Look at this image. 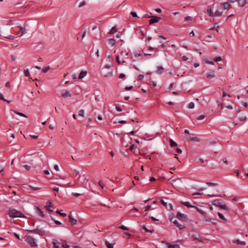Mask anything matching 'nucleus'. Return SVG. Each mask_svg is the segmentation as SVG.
<instances>
[{
  "label": "nucleus",
  "instance_id": "obj_1",
  "mask_svg": "<svg viewBox=\"0 0 248 248\" xmlns=\"http://www.w3.org/2000/svg\"><path fill=\"white\" fill-rule=\"evenodd\" d=\"M8 214L12 218L16 217H26L20 211H18L15 209H10L8 210Z\"/></svg>",
  "mask_w": 248,
  "mask_h": 248
},
{
  "label": "nucleus",
  "instance_id": "obj_2",
  "mask_svg": "<svg viewBox=\"0 0 248 248\" xmlns=\"http://www.w3.org/2000/svg\"><path fill=\"white\" fill-rule=\"evenodd\" d=\"M25 240L32 247H36L37 246L35 239L32 236L26 235L25 236Z\"/></svg>",
  "mask_w": 248,
  "mask_h": 248
},
{
  "label": "nucleus",
  "instance_id": "obj_3",
  "mask_svg": "<svg viewBox=\"0 0 248 248\" xmlns=\"http://www.w3.org/2000/svg\"><path fill=\"white\" fill-rule=\"evenodd\" d=\"M27 231L31 233L39 234L40 236H43L45 234V232L42 229L37 228L36 229L33 230H27Z\"/></svg>",
  "mask_w": 248,
  "mask_h": 248
},
{
  "label": "nucleus",
  "instance_id": "obj_4",
  "mask_svg": "<svg viewBox=\"0 0 248 248\" xmlns=\"http://www.w3.org/2000/svg\"><path fill=\"white\" fill-rule=\"evenodd\" d=\"M176 217L183 221H186L187 220V216L185 214H181L180 212H178L177 213Z\"/></svg>",
  "mask_w": 248,
  "mask_h": 248
},
{
  "label": "nucleus",
  "instance_id": "obj_5",
  "mask_svg": "<svg viewBox=\"0 0 248 248\" xmlns=\"http://www.w3.org/2000/svg\"><path fill=\"white\" fill-rule=\"evenodd\" d=\"M61 95L64 98L70 97L72 96L71 93L69 92L66 91L65 90H63L61 91Z\"/></svg>",
  "mask_w": 248,
  "mask_h": 248
},
{
  "label": "nucleus",
  "instance_id": "obj_6",
  "mask_svg": "<svg viewBox=\"0 0 248 248\" xmlns=\"http://www.w3.org/2000/svg\"><path fill=\"white\" fill-rule=\"evenodd\" d=\"M160 17H157V16H152L151 19H150L149 20V24H154L155 23H157L158 22L159 19H160Z\"/></svg>",
  "mask_w": 248,
  "mask_h": 248
},
{
  "label": "nucleus",
  "instance_id": "obj_7",
  "mask_svg": "<svg viewBox=\"0 0 248 248\" xmlns=\"http://www.w3.org/2000/svg\"><path fill=\"white\" fill-rule=\"evenodd\" d=\"M208 78L211 79L215 77V71L210 70L206 74Z\"/></svg>",
  "mask_w": 248,
  "mask_h": 248
},
{
  "label": "nucleus",
  "instance_id": "obj_8",
  "mask_svg": "<svg viewBox=\"0 0 248 248\" xmlns=\"http://www.w3.org/2000/svg\"><path fill=\"white\" fill-rule=\"evenodd\" d=\"M35 210L36 213L39 215L40 217H45V214L41 210V209L37 206H35Z\"/></svg>",
  "mask_w": 248,
  "mask_h": 248
},
{
  "label": "nucleus",
  "instance_id": "obj_9",
  "mask_svg": "<svg viewBox=\"0 0 248 248\" xmlns=\"http://www.w3.org/2000/svg\"><path fill=\"white\" fill-rule=\"evenodd\" d=\"M192 237L194 240H198L200 242H202V240L200 239V236L198 233L196 232L193 233L192 234Z\"/></svg>",
  "mask_w": 248,
  "mask_h": 248
},
{
  "label": "nucleus",
  "instance_id": "obj_10",
  "mask_svg": "<svg viewBox=\"0 0 248 248\" xmlns=\"http://www.w3.org/2000/svg\"><path fill=\"white\" fill-rule=\"evenodd\" d=\"M53 206L52 203L49 201H48L46 202V209L49 212H52V210L51 209V208Z\"/></svg>",
  "mask_w": 248,
  "mask_h": 248
},
{
  "label": "nucleus",
  "instance_id": "obj_11",
  "mask_svg": "<svg viewBox=\"0 0 248 248\" xmlns=\"http://www.w3.org/2000/svg\"><path fill=\"white\" fill-rule=\"evenodd\" d=\"M69 221L71 224L72 225H74L77 224V220L74 218L72 216H69Z\"/></svg>",
  "mask_w": 248,
  "mask_h": 248
},
{
  "label": "nucleus",
  "instance_id": "obj_12",
  "mask_svg": "<svg viewBox=\"0 0 248 248\" xmlns=\"http://www.w3.org/2000/svg\"><path fill=\"white\" fill-rule=\"evenodd\" d=\"M222 8L218 9L214 13V16H220L222 15Z\"/></svg>",
  "mask_w": 248,
  "mask_h": 248
},
{
  "label": "nucleus",
  "instance_id": "obj_13",
  "mask_svg": "<svg viewBox=\"0 0 248 248\" xmlns=\"http://www.w3.org/2000/svg\"><path fill=\"white\" fill-rule=\"evenodd\" d=\"M223 6V8L224 9L229 10L231 8V5L228 2H226L221 4Z\"/></svg>",
  "mask_w": 248,
  "mask_h": 248
},
{
  "label": "nucleus",
  "instance_id": "obj_14",
  "mask_svg": "<svg viewBox=\"0 0 248 248\" xmlns=\"http://www.w3.org/2000/svg\"><path fill=\"white\" fill-rule=\"evenodd\" d=\"M87 73V72L86 71H84V70L81 71L78 75V78L79 79L83 78L84 77H85L86 76Z\"/></svg>",
  "mask_w": 248,
  "mask_h": 248
},
{
  "label": "nucleus",
  "instance_id": "obj_15",
  "mask_svg": "<svg viewBox=\"0 0 248 248\" xmlns=\"http://www.w3.org/2000/svg\"><path fill=\"white\" fill-rule=\"evenodd\" d=\"M172 222L175 226L178 227L180 230H182L183 228H184V226L179 224V222L176 219L173 221Z\"/></svg>",
  "mask_w": 248,
  "mask_h": 248
},
{
  "label": "nucleus",
  "instance_id": "obj_16",
  "mask_svg": "<svg viewBox=\"0 0 248 248\" xmlns=\"http://www.w3.org/2000/svg\"><path fill=\"white\" fill-rule=\"evenodd\" d=\"M164 71V68L161 66H158L157 67V70L156 71V73L158 74H161L162 73H163Z\"/></svg>",
  "mask_w": 248,
  "mask_h": 248
},
{
  "label": "nucleus",
  "instance_id": "obj_17",
  "mask_svg": "<svg viewBox=\"0 0 248 248\" xmlns=\"http://www.w3.org/2000/svg\"><path fill=\"white\" fill-rule=\"evenodd\" d=\"M181 203L188 208L196 207V206L191 205L188 202H181Z\"/></svg>",
  "mask_w": 248,
  "mask_h": 248
},
{
  "label": "nucleus",
  "instance_id": "obj_18",
  "mask_svg": "<svg viewBox=\"0 0 248 248\" xmlns=\"http://www.w3.org/2000/svg\"><path fill=\"white\" fill-rule=\"evenodd\" d=\"M53 247L55 248H60V243L57 241H53L52 242Z\"/></svg>",
  "mask_w": 248,
  "mask_h": 248
},
{
  "label": "nucleus",
  "instance_id": "obj_19",
  "mask_svg": "<svg viewBox=\"0 0 248 248\" xmlns=\"http://www.w3.org/2000/svg\"><path fill=\"white\" fill-rule=\"evenodd\" d=\"M212 204L214 205L217 206L219 207V205H220L221 203L219 202V200L216 199L214 200L212 202Z\"/></svg>",
  "mask_w": 248,
  "mask_h": 248
},
{
  "label": "nucleus",
  "instance_id": "obj_20",
  "mask_svg": "<svg viewBox=\"0 0 248 248\" xmlns=\"http://www.w3.org/2000/svg\"><path fill=\"white\" fill-rule=\"evenodd\" d=\"M233 243L236 244H240L242 245H245L246 242L244 241H240L239 240H235L233 241Z\"/></svg>",
  "mask_w": 248,
  "mask_h": 248
},
{
  "label": "nucleus",
  "instance_id": "obj_21",
  "mask_svg": "<svg viewBox=\"0 0 248 248\" xmlns=\"http://www.w3.org/2000/svg\"><path fill=\"white\" fill-rule=\"evenodd\" d=\"M219 207L222 209L225 210L226 211H229L230 209L225 204H222L221 203L220 205H219Z\"/></svg>",
  "mask_w": 248,
  "mask_h": 248
},
{
  "label": "nucleus",
  "instance_id": "obj_22",
  "mask_svg": "<svg viewBox=\"0 0 248 248\" xmlns=\"http://www.w3.org/2000/svg\"><path fill=\"white\" fill-rule=\"evenodd\" d=\"M237 2H238L239 5L241 7L244 6L246 3V0H238Z\"/></svg>",
  "mask_w": 248,
  "mask_h": 248
},
{
  "label": "nucleus",
  "instance_id": "obj_23",
  "mask_svg": "<svg viewBox=\"0 0 248 248\" xmlns=\"http://www.w3.org/2000/svg\"><path fill=\"white\" fill-rule=\"evenodd\" d=\"M17 28H18L20 30V31H21V34L20 36L23 35L25 33H26V30L25 28L21 27V26H18Z\"/></svg>",
  "mask_w": 248,
  "mask_h": 248
},
{
  "label": "nucleus",
  "instance_id": "obj_24",
  "mask_svg": "<svg viewBox=\"0 0 248 248\" xmlns=\"http://www.w3.org/2000/svg\"><path fill=\"white\" fill-rule=\"evenodd\" d=\"M24 74L26 77H29L30 79H32L31 77H30L29 70L27 69H24Z\"/></svg>",
  "mask_w": 248,
  "mask_h": 248
},
{
  "label": "nucleus",
  "instance_id": "obj_25",
  "mask_svg": "<svg viewBox=\"0 0 248 248\" xmlns=\"http://www.w3.org/2000/svg\"><path fill=\"white\" fill-rule=\"evenodd\" d=\"M207 13H208L209 16H214V13H213L211 8L209 7H208L207 8Z\"/></svg>",
  "mask_w": 248,
  "mask_h": 248
},
{
  "label": "nucleus",
  "instance_id": "obj_26",
  "mask_svg": "<svg viewBox=\"0 0 248 248\" xmlns=\"http://www.w3.org/2000/svg\"><path fill=\"white\" fill-rule=\"evenodd\" d=\"M105 244L108 248H113L114 243H109L108 241H106Z\"/></svg>",
  "mask_w": 248,
  "mask_h": 248
},
{
  "label": "nucleus",
  "instance_id": "obj_27",
  "mask_svg": "<svg viewBox=\"0 0 248 248\" xmlns=\"http://www.w3.org/2000/svg\"><path fill=\"white\" fill-rule=\"evenodd\" d=\"M117 31V28L116 26L113 27L111 30H110L109 32H108L109 34H113L114 33Z\"/></svg>",
  "mask_w": 248,
  "mask_h": 248
},
{
  "label": "nucleus",
  "instance_id": "obj_28",
  "mask_svg": "<svg viewBox=\"0 0 248 248\" xmlns=\"http://www.w3.org/2000/svg\"><path fill=\"white\" fill-rule=\"evenodd\" d=\"M189 140L197 142H200V139L197 137H191L189 138Z\"/></svg>",
  "mask_w": 248,
  "mask_h": 248
},
{
  "label": "nucleus",
  "instance_id": "obj_29",
  "mask_svg": "<svg viewBox=\"0 0 248 248\" xmlns=\"http://www.w3.org/2000/svg\"><path fill=\"white\" fill-rule=\"evenodd\" d=\"M142 229L147 232H150V233H152L154 231V229H152V230H149L148 229H147L145 226H142Z\"/></svg>",
  "mask_w": 248,
  "mask_h": 248
},
{
  "label": "nucleus",
  "instance_id": "obj_30",
  "mask_svg": "<svg viewBox=\"0 0 248 248\" xmlns=\"http://www.w3.org/2000/svg\"><path fill=\"white\" fill-rule=\"evenodd\" d=\"M12 110L17 115H19L22 117H26V118L27 117V116L23 113L19 112H18L17 111L14 110Z\"/></svg>",
  "mask_w": 248,
  "mask_h": 248
},
{
  "label": "nucleus",
  "instance_id": "obj_31",
  "mask_svg": "<svg viewBox=\"0 0 248 248\" xmlns=\"http://www.w3.org/2000/svg\"><path fill=\"white\" fill-rule=\"evenodd\" d=\"M170 143L171 147H175L177 145V144L172 139L170 140Z\"/></svg>",
  "mask_w": 248,
  "mask_h": 248
},
{
  "label": "nucleus",
  "instance_id": "obj_32",
  "mask_svg": "<svg viewBox=\"0 0 248 248\" xmlns=\"http://www.w3.org/2000/svg\"><path fill=\"white\" fill-rule=\"evenodd\" d=\"M108 44L111 45L112 46H113L115 44V40L113 38L108 39Z\"/></svg>",
  "mask_w": 248,
  "mask_h": 248
},
{
  "label": "nucleus",
  "instance_id": "obj_33",
  "mask_svg": "<svg viewBox=\"0 0 248 248\" xmlns=\"http://www.w3.org/2000/svg\"><path fill=\"white\" fill-rule=\"evenodd\" d=\"M206 184L210 186H215L218 185L217 183H211V182H207Z\"/></svg>",
  "mask_w": 248,
  "mask_h": 248
},
{
  "label": "nucleus",
  "instance_id": "obj_34",
  "mask_svg": "<svg viewBox=\"0 0 248 248\" xmlns=\"http://www.w3.org/2000/svg\"><path fill=\"white\" fill-rule=\"evenodd\" d=\"M218 215L220 219L225 221H227V219L224 217V216L222 214L218 213Z\"/></svg>",
  "mask_w": 248,
  "mask_h": 248
},
{
  "label": "nucleus",
  "instance_id": "obj_35",
  "mask_svg": "<svg viewBox=\"0 0 248 248\" xmlns=\"http://www.w3.org/2000/svg\"><path fill=\"white\" fill-rule=\"evenodd\" d=\"M56 213L60 214V215L62 217H65L67 216L66 213H61L58 210L56 211Z\"/></svg>",
  "mask_w": 248,
  "mask_h": 248
},
{
  "label": "nucleus",
  "instance_id": "obj_36",
  "mask_svg": "<svg viewBox=\"0 0 248 248\" xmlns=\"http://www.w3.org/2000/svg\"><path fill=\"white\" fill-rule=\"evenodd\" d=\"M0 99L2 100L3 101H6L8 103L11 102V101H8V100L5 99L3 95H2V94L1 93H0Z\"/></svg>",
  "mask_w": 248,
  "mask_h": 248
},
{
  "label": "nucleus",
  "instance_id": "obj_37",
  "mask_svg": "<svg viewBox=\"0 0 248 248\" xmlns=\"http://www.w3.org/2000/svg\"><path fill=\"white\" fill-rule=\"evenodd\" d=\"M29 187L30 188H31V189L32 190H39L40 189V187H34V186H33L31 185H29Z\"/></svg>",
  "mask_w": 248,
  "mask_h": 248
},
{
  "label": "nucleus",
  "instance_id": "obj_38",
  "mask_svg": "<svg viewBox=\"0 0 248 248\" xmlns=\"http://www.w3.org/2000/svg\"><path fill=\"white\" fill-rule=\"evenodd\" d=\"M51 218L52 220H53L54 221V223L56 224H57L58 225H61L62 224V223L60 221L54 220V219L53 218V217L52 216H51Z\"/></svg>",
  "mask_w": 248,
  "mask_h": 248
},
{
  "label": "nucleus",
  "instance_id": "obj_39",
  "mask_svg": "<svg viewBox=\"0 0 248 248\" xmlns=\"http://www.w3.org/2000/svg\"><path fill=\"white\" fill-rule=\"evenodd\" d=\"M137 148V145H136L135 144H132L129 147V150L132 151L133 150L136 149Z\"/></svg>",
  "mask_w": 248,
  "mask_h": 248
},
{
  "label": "nucleus",
  "instance_id": "obj_40",
  "mask_svg": "<svg viewBox=\"0 0 248 248\" xmlns=\"http://www.w3.org/2000/svg\"><path fill=\"white\" fill-rule=\"evenodd\" d=\"M84 110L83 109H80V110H79V111H78V115L79 116L84 117Z\"/></svg>",
  "mask_w": 248,
  "mask_h": 248
},
{
  "label": "nucleus",
  "instance_id": "obj_41",
  "mask_svg": "<svg viewBox=\"0 0 248 248\" xmlns=\"http://www.w3.org/2000/svg\"><path fill=\"white\" fill-rule=\"evenodd\" d=\"M50 69V67L49 66H47V67H44L43 69H42V72L43 73H46L48 71V70Z\"/></svg>",
  "mask_w": 248,
  "mask_h": 248
},
{
  "label": "nucleus",
  "instance_id": "obj_42",
  "mask_svg": "<svg viewBox=\"0 0 248 248\" xmlns=\"http://www.w3.org/2000/svg\"><path fill=\"white\" fill-rule=\"evenodd\" d=\"M159 202L161 204H162L165 207H166L167 206V203L165 202L163 200H160Z\"/></svg>",
  "mask_w": 248,
  "mask_h": 248
},
{
  "label": "nucleus",
  "instance_id": "obj_43",
  "mask_svg": "<svg viewBox=\"0 0 248 248\" xmlns=\"http://www.w3.org/2000/svg\"><path fill=\"white\" fill-rule=\"evenodd\" d=\"M119 228L123 230H129V229L124 225H121V226L119 227Z\"/></svg>",
  "mask_w": 248,
  "mask_h": 248
},
{
  "label": "nucleus",
  "instance_id": "obj_44",
  "mask_svg": "<svg viewBox=\"0 0 248 248\" xmlns=\"http://www.w3.org/2000/svg\"><path fill=\"white\" fill-rule=\"evenodd\" d=\"M194 106H195L194 103L193 102H190L189 104L188 107L189 108H194Z\"/></svg>",
  "mask_w": 248,
  "mask_h": 248
},
{
  "label": "nucleus",
  "instance_id": "obj_45",
  "mask_svg": "<svg viewBox=\"0 0 248 248\" xmlns=\"http://www.w3.org/2000/svg\"><path fill=\"white\" fill-rule=\"evenodd\" d=\"M98 184L102 187V188H103V189L104 188V187L105 186V185L102 181H99Z\"/></svg>",
  "mask_w": 248,
  "mask_h": 248
},
{
  "label": "nucleus",
  "instance_id": "obj_46",
  "mask_svg": "<svg viewBox=\"0 0 248 248\" xmlns=\"http://www.w3.org/2000/svg\"><path fill=\"white\" fill-rule=\"evenodd\" d=\"M205 117V115H202L201 116H200L199 117H198L197 119L198 120H202Z\"/></svg>",
  "mask_w": 248,
  "mask_h": 248
},
{
  "label": "nucleus",
  "instance_id": "obj_47",
  "mask_svg": "<svg viewBox=\"0 0 248 248\" xmlns=\"http://www.w3.org/2000/svg\"><path fill=\"white\" fill-rule=\"evenodd\" d=\"M221 60H222V58L221 57H218L214 58V61L217 62L221 61Z\"/></svg>",
  "mask_w": 248,
  "mask_h": 248
},
{
  "label": "nucleus",
  "instance_id": "obj_48",
  "mask_svg": "<svg viewBox=\"0 0 248 248\" xmlns=\"http://www.w3.org/2000/svg\"><path fill=\"white\" fill-rule=\"evenodd\" d=\"M14 24V21L12 20H10L8 21L7 23L6 24L7 25L10 26Z\"/></svg>",
  "mask_w": 248,
  "mask_h": 248
},
{
  "label": "nucleus",
  "instance_id": "obj_49",
  "mask_svg": "<svg viewBox=\"0 0 248 248\" xmlns=\"http://www.w3.org/2000/svg\"><path fill=\"white\" fill-rule=\"evenodd\" d=\"M130 14L134 17H138L137 13L135 12H131Z\"/></svg>",
  "mask_w": 248,
  "mask_h": 248
},
{
  "label": "nucleus",
  "instance_id": "obj_50",
  "mask_svg": "<svg viewBox=\"0 0 248 248\" xmlns=\"http://www.w3.org/2000/svg\"><path fill=\"white\" fill-rule=\"evenodd\" d=\"M85 4H86V2H85V1L83 0V1H81V2L79 3L78 7H82V6H84V5H85Z\"/></svg>",
  "mask_w": 248,
  "mask_h": 248
},
{
  "label": "nucleus",
  "instance_id": "obj_51",
  "mask_svg": "<svg viewBox=\"0 0 248 248\" xmlns=\"http://www.w3.org/2000/svg\"><path fill=\"white\" fill-rule=\"evenodd\" d=\"M192 17L189 16H187L185 18V20L187 21V20H192Z\"/></svg>",
  "mask_w": 248,
  "mask_h": 248
},
{
  "label": "nucleus",
  "instance_id": "obj_52",
  "mask_svg": "<svg viewBox=\"0 0 248 248\" xmlns=\"http://www.w3.org/2000/svg\"><path fill=\"white\" fill-rule=\"evenodd\" d=\"M153 208H152L151 205H149L146 206V207L145 208V211H148V210H151Z\"/></svg>",
  "mask_w": 248,
  "mask_h": 248
},
{
  "label": "nucleus",
  "instance_id": "obj_53",
  "mask_svg": "<svg viewBox=\"0 0 248 248\" xmlns=\"http://www.w3.org/2000/svg\"><path fill=\"white\" fill-rule=\"evenodd\" d=\"M62 247L64 248H70V247L69 245H67V244L66 243H63L62 244Z\"/></svg>",
  "mask_w": 248,
  "mask_h": 248
},
{
  "label": "nucleus",
  "instance_id": "obj_54",
  "mask_svg": "<svg viewBox=\"0 0 248 248\" xmlns=\"http://www.w3.org/2000/svg\"><path fill=\"white\" fill-rule=\"evenodd\" d=\"M135 56L136 57H140L141 55V53L140 52H136L135 53Z\"/></svg>",
  "mask_w": 248,
  "mask_h": 248
},
{
  "label": "nucleus",
  "instance_id": "obj_55",
  "mask_svg": "<svg viewBox=\"0 0 248 248\" xmlns=\"http://www.w3.org/2000/svg\"><path fill=\"white\" fill-rule=\"evenodd\" d=\"M23 167L27 170H30V169H31V167L28 165H24Z\"/></svg>",
  "mask_w": 248,
  "mask_h": 248
},
{
  "label": "nucleus",
  "instance_id": "obj_56",
  "mask_svg": "<svg viewBox=\"0 0 248 248\" xmlns=\"http://www.w3.org/2000/svg\"><path fill=\"white\" fill-rule=\"evenodd\" d=\"M6 38L10 39V40H14L15 38L14 35H10L8 37H6Z\"/></svg>",
  "mask_w": 248,
  "mask_h": 248
},
{
  "label": "nucleus",
  "instance_id": "obj_57",
  "mask_svg": "<svg viewBox=\"0 0 248 248\" xmlns=\"http://www.w3.org/2000/svg\"><path fill=\"white\" fill-rule=\"evenodd\" d=\"M166 244L168 245V248H174V245H170L167 242H166Z\"/></svg>",
  "mask_w": 248,
  "mask_h": 248
},
{
  "label": "nucleus",
  "instance_id": "obj_58",
  "mask_svg": "<svg viewBox=\"0 0 248 248\" xmlns=\"http://www.w3.org/2000/svg\"><path fill=\"white\" fill-rule=\"evenodd\" d=\"M112 72H109L107 74L105 75L104 76L105 77H109L112 76Z\"/></svg>",
  "mask_w": 248,
  "mask_h": 248
},
{
  "label": "nucleus",
  "instance_id": "obj_59",
  "mask_svg": "<svg viewBox=\"0 0 248 248\" xmlns=\"http://www.w3.org/2000/svg\"><path fill=\"white\" fill-rule=\"evenodd\" d=\"M222 96H223V97H225L226 96H228L229 97H231V95H229V94H227L224 91H223V95Z\"/></svg>",
  "mask_w": 248,
  "mask_h": 248
},
{
  "label": "nucleus",
  "instance_id": "obj_60",
  "mask_svg": "<svg viewBox=\"0 0 248 248\" xmlns=\"http://www.w3.org/2000/svg\"><path fill=\"white\" fill-rule=\"evenodd\" d=\"M133 88V87L132 86H126L125 87V90L128 91L132 89Z\"/></svg>",
  "mask_w": 248,
  "mask_h": 248
},
{
  "label": "nucleus",
  "instance_id": "obj_61",
  "mask_svg": "<svg viewBox=\"0 0 248 248\" xmlns=\"http://www.w3.org/2000/svg\"><path fill=\"white\" fill-rule=\"evenodd\" d=\"M118 77L120 78H125V76L124 74H120Z\"/></svg>",
  "mask_w": 248,
  "mask_h": 248
},
{
  "label": "nucleus",
  "instance_id": "obj_62",
  "mask_svg": "<svg viewBox=\"0 0 248 248\" xmlns=\"http://www.w3.org/2000/svg\"><path fill=\"white\" fill-rule=\"evenodd\" d=\"M176 152L179 154H180L182 153V150L181 149L177 148L176 149Z\"/></svg>",
  "mask_w": 248,
  "mask_h": 248
},
{
  "label": "nucleus",
  "instance_id": "obj_63",
  "mask_svg": "<svg viewBox=\"0 0 248 248\" xmlns=\"http://www.w3.org/2000/svg\"><path fill=\"white\" fill-rule=\"evenodd\" d=\"M30 136L33 139H37L38 138V136H35V135H30Z\"/></svg>",
  "mask_w": 248,
  "mask_h": 248
},
{
  "label": "nucleus",
  "instance_id": "obj_64",
  "mask_svg": "<svg viewBox=\"0 0 248 248\" xmlns=\"http://www.w3.org/2000/svg\"><path fill=\"white\" fill-rule=\"evenodd\" d=\"M143 78H144V76L143 75H140L138 76V79L142 80V79H143Z\"/></svg>",
  "mask_w": 248,
  "mask_h": 248
}]
</instances>
